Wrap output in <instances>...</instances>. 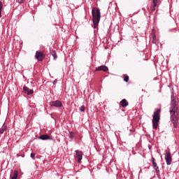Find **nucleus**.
I'll use <instances>...</instances> for the list:
<instances>
[{
  "label": "nucleus",
  "mask_w": 179,
  "mask_h": 179,
  "mask_svg": "<svg viewBox=\"0 0 179 179\" xmlns=\"http://www.w3.org/2000/svg\"><path fill=\"white\" fill-rule=\"evenodd\" d=\"M169 113L171 114V121L173 124L174 128L178 127L179 108L177 103V99L174 97V93L171 96V107Z\"/></svg>",
  "instance_id": "1"
},
{
  "label": "nucleus",
  "mask_w": 179,
  "mask_h": 179,
  "mask_svg": "<svg viewBox=\"0 0 179 179\" xmlns=\"http://www.w3.org/2000/svg\"><path fill=\"white\" fill-rule=\"evenodd\" d=\"M92 15L94 29H96V27L99 26V23H100V19L101 17L100 9L97 8H93L92 10Z\"/></svg>",
  "instance_id": "2"
},
{
  "label": "nucleus",
  "mask_w": 179,
  "mask_h": 179,
  "mask_svg": "<svg viewBox=\"0 0 179 179\" xmlns=\"http://www.w3.org/2000/svg\"><path fill=\"white\" fill-rule=\"evenodd\" d=\"M160 113H162V109L158 108L154 112L152 116V128L154 129H157L159 127V122L160 121Z\"/></svg>",
  "instance_id": "3"
},
{
  "label": "nucleus",
  "mask_w": 179,
  "mask_h": 179,
  "mask_svg": "<svg viewBox=\"0 0 179 179\" xmlns=\"http://www.w3.org/2000/svg\"><path fill=\"white\" fill-rule=\"evenodd\" d=\"M165 160L167 166H170L171 164L173 158L171 157V152H170V150H165Z\"/></svg>",
  "instance_id": "4"
},
{
  "label": "nucleus",
  "mask_w": 179,
  "mask_h": 179,
  "mask_svg": "<svg viewBox=\"0 0 179 179\" xmlns=\"http://www.w3.org/2000/svg\"><path fill=\"white\" fill-rule=\"evenodd\" d=\"M151 161L152 163V167L154 170H155V173L157 177L160 178V170L159 169V166H157V163L155 162V157H152Z\"/></svg>",
  "instance_id": "5"
},
{
  "label": "nucleus",
  "mask_w": 179,
  "mask_h": 179,
  "mask_svg": "<svg viewBox=\"0 0 179 179\" xmlns=\"http://www.w3.org/2000/svg\"><path fill=\"white\" fill-rule=\"evenodd\" d=\"M35 58L38 59V61H43V59L45 58V55L44 53H43V52L36 51Z\"/></svg>",
  "instance_id": "6"
},
{
  "label": "nucleus",
  "mask_w": 179,
  "mask_h": 179,
  "mask_svg": "<svg viewBox=\"0 0 179 179\" xmlns=\"http://www.w3.org/2000/svg\"><path fill=\"white\" fill-rule=\"evenodd\" d=\"M82 151L77 150H76V159L78 160V163H80L82 162V159H83Z\"/></svg>",
  "instance_id": "7"
},
{
  "label": "nucleus",
  "mask_w": 179,
  "mask_h": 179,
  "mask_svg": "<svg viewBox=\"0 0 179 179\" xmlns=\"http://www.w3.org/2000/svg\"><path fill=\"white\" fill-rule=\"evenodd\" d=\"M50 106H51V107H62V102H61V101L59 100H56V101H53L52 102H50Z\"/></svg>",
  "instance_id": "8"
},
{
  "label": "nucleus",
  "mask_w": 179,
  "mask_h": 179,
  "mask_svg": "<svg viewBox=\"0 0 179 179\" xmlns=\"http://www.w3.org/2000/svg\"><path fill=\"white\" fill-rule=\"evenodd\" d=\"M23 90L24 93H25V94H27V96H30V94H33V93H34V91L33 90H30L27 86L23 87Z\"/></svg>",
  "instance_id": "9"
},
{
  "label": "nucleus",
  "mask_w": 179,
  "mask_h": 179,
  "mask_svg": "<svg viewBox=\"0 0 179 179\" xmlns=\"http://www.w3.org/2000/svg\"><path fill=\"white\" fill-rule=\"evenodd\" d=\"M95 71H103V72H107V71H108V67H107V66L102 65L96 68Z\"/></svg>",
  "instance_id": "10"
},
{
  "label": "nucleus",
  "mask_w": 179,
  "mask_h": 179,
  "mask_svg": "<svg viewBox=\"0 0 179 179\" xmlns=\"http://www.w3.org/2000/svg\"><path fill=\"white\" fill-rule=\"evenodd\" d=\"M39 139H41V141H50L52 138L51 136H50L48 134H43L39 136Z\"/></svg>",
  "instance_id": "11"
},
{
  "label": "nucleus",
  "mask_w": 179,
  "mask_h": 179,
  "mask_svg": "<svg viewBox=\"0 0 179 179\" xmlns=\"http://www.w3.org/2000/svg\"><path fill=\"white\" fill-rule=\"evenodd\" d=\"M128 101H127V99H124L120 101V106H122V107H128Z\"/></svg>",
  "instance_id": "12"
},
{
  "label": "nucleus",
  "mask_w": 179,
  "mask_h": 179,
  "mask_svg": "<svg viewBox=\"0 0 179 179\" xmlns=\"http://www.w3.org/2000/svg\"><path fill=\"white\" fill-rule=\"evenodd\" d=\"M3 128L0 129V134H2L5 131H8V126L5 125V123L3 124Z\"/></svg>",
  "instance_id": "13"
},
{
  "label": "nucleus",
  "mask_w": 179,
  "mask_h": 179,
  "mask_svg": "<svg viewBox=\"0 0 179 179\" xmlns=\"http://www.w3.org/2000/svg\"><path fill=\"white\" fill-rule=\"evenodd\" d=\"M50 54L53 57V59L55 61L57 59V58H58V56L57 55V52H55V50H51Z\"/></svg>",
  "instance_id": "14"
},
{
  "label": "nucleus",
  "mask_w": 179,
  "mask_h": 179,
  "mask_svg": "<svg viewBox=\"0 0 179 179\" xmlns=\"http://www.w3.org/2000/svg\"><path fill=\"white\" fill-rule=\"evenodd\" d=\"M17 176H19V172L17 171H14L13 176L10 179H17Z\"/></svg>",
  "instance_id": "15"
},
{
  "label": "nucleus",
  "mask_w": 179,
  "mask_h": 179,
  "mask_svg": "<svg viewBox=\"0 0 179 179\" xmlns=\"http://www.w3.org/2000/svg\"><path fill=\"white\" fill-rule=\"evenodd\" d=\"M2 8H3V4H2V1H0V17L2 13Z\"/></svg>",
  "instance_id": "16"
},
{
  "label": "nucleus",
  "mask_w": 179,
  "mask_h": 179,
  "mask_svg": "<svg viewBox=\"0 0 179 179\" xmlns=\"http://www.w3.org/2000/svg\"><path fill=\"white\" fill-rule=\"evenodd\" d=\"M129 76H124V81L129 82Z\"/></svg>",
  "instance_id": "17"
},
{
  "label": "nucleus",
  "mask_w": 179,
  "mask_h": 179,
  "mask_svg": "<svg viewBox=\"0 0 179 179\" xmlns=\"http://www.w3.org/2000/svg\"><path fill=\"white\" fill-rule=\"evenodd\" d=\"M85 106H80V111H81V113H83V111H85Z\"/></svg>",
  "instance_id": "18"
},
{
  "label": "nucleus",
  "mask_w": 179,
  "mask_h": 179,
  "mask_svg": "<svg viewBox=\"0 0 179 179\" xmlns=\"http://www.w3.org/2000/svg\"><path fill=\"white\" fill-rule=\"evenodd\" d=\"M30 156H31V159H33L34 160V157H36V153L31 152Z\"/></svg>",
  "instance_id": "19"
},
{
  "label": "nucleus",
  "mask_w": 179,
  "mask_h": 179,
  "mask_svg": "<svg viewBox=\"0 0 179 179\" xmlns=\"http://www.w3.org/2000/svg\"><path fill=\"white\" fill-rule=\"evenodd\" d=\"M152 2H153V5H154L155 6H157V2H158L157 0H152Z\"/></svg>",
  "instance_id": "20"
},
{
  "label": "nucleus",
  "mask_w": 179,
  "mask_h": 179,
  "mask_svg": "<svg viewBox=\"0 0 179 179\" xmlns=\"http://www.w3.org/2000/svg\"><path fill=\"white\" fill-rule=\"evenodd\" d=\"M24 1L26 0H16V2H18V3H24Z\"/></svg>",
  "instance_id": "21"
},
{
  "label": "nucleus",
  "mask_w": 179,
  "mask_h": 179,
  "mask_svg": "<svg viewBox=\"0 0 179 179\" xmlns=\"http://www.w3.org/2000/svg\"><path fill=\"white\" fill-rule=\"evenodd\" d=\"M70 138L73 139V131L70 132Z\"/></svg>",
  "instance_id": "22"
},
{
  "label": "nucleus",
  "mask_w": 179,
  "mask_h": 179,
  "mask_svg": "<svg viewBox=\"0 0 179 179\" xmlns=\"http://www.w3.org/2000/svg\"><path fill=\"white\" fill-rule=\"evenodd\" d=\"M155 7L156 6H155V5H154V6H152V7H151V12H155V10H156V8H155Z\"/></svg>",
  "instance_id": "23"
},
{
  "label": "nucleus",
  "mask_w": 179,
  "mask_h": 179,
  "mask_svg": "<svg viewBox=\"0 0 179 179\" xmlns=\"http://www.w3.org/2000/svg\"><path fill=\"white\" fill-rule=\"evenodd\" d=\"M58 82V80L55 79L54 81H53V85H57Z\"/></svg>",
  "instance_id": "24"
},
{
  "label": "nucleus",
  "mask_w": 179,
  "mask_h": 179,
  "mask_svg": "<svg viewBox=\"0 0 179 179\" xmlns=\"http://www.w3.org/2000/svg\"><path fill=\"white\" fill-rule=\"evenodd\" d=\"M148 148H149V149H152V145H150V144H149Z\"/></svg>",
  "instance_id": "25"
},
{
  "label": "nucleus",
  "mask_w": 179,
  "mask_h": 179,
  "mask_svg": "<svg viewBox=\"0 0 179 179\" xmlns=\"http://www.w3.org/2000/svg\"><path fill=\"white\" fill-rule=\"evenodd\" d=\"M153 38H156V36H153Z\"/></svg>",
  "instance_id": "26"
},
{
  "label": "nucleus",
  "mask_w": 179,
  "mask_h": 179,
  "mask_svg": "<svg viewBox=\"0 0 179 179\" xmlns=\"http://www.w3.org/2000/svg\"><path fill=\"white\" fill-rule=\"evenodd\" d=\"M0 115H1V109H0Z\"/></svg>",
  "instance_id": "27"
},
{
  "label": "nucleus",
  "mask_w": 179,
  "mask_h": 179,
  "mask_svg": "<svg viewBox=\"0 0 179 179\" xmlns=\"http://www.w3.org/2000/svg\"><path fill=\"white\" fill-rule=\"evenodd\" d=\"M143 10H145V8H143Z\"/></svg>",
  "instance_id": "28"
}]
</instances>
